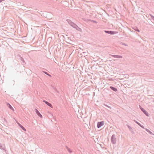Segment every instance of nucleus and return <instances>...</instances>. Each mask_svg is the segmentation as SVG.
<instances>
[{"mask_svg":"<svg viewBox=\"0 0 154 154\" xmlns=\"http://www.w3.org/2000/svg\"><path fill=\"white\" fill-rule=\"evenodd\" d=\"M66 21L69 24L74 28L75 29L77 30L81 31V29L79 28L75 23L72 22L69 19H67Z\"/></svg>","mask_w":154,"mask_h":154,"instance_id":"nucleus-1","label":"nucleus"},{"mask_svg":"<svg viewBox=\"0 0 154 154\" xmlns=\"http://www.w3.org/2000/svg\"><path fill=\"white\" fill-rule=\"evenodd\" d=\"M116 135L115 134H113L111 137V143L113 144H115L116 143Z\"/></svg>","mask_w":154,"mask_h":154,"instance_id":"nucleus-2","label":"nucleus"},{"mask_svg":"<svg viewBox=\"0 0 154 154\" xmlns=\"http://www.w3.org/2000/svg\"><path fill=\"white\" fill-rule=\"evenodd\" d=\"M104 125V122L102 121L100 122H97V127L98 128H100L101 126Z\"/></svg>","mask_w":154,"mask_h":154,"instance_id":"nucleus-3","label":"nucleus"},{"mask_svg":"<svg viewBox=\"0 0 154 154\" xmlns=\"http://www.w3.org/2000/svg\"><path fill=\"white\" fill-rule=\"evenodd\" d=\"M140 109L143 112V113L147 116H149V115L148 112L146 111L143 108L140 106Z\"/></svg>","mask_w":154,"mask_h":154,"instance_id":"nucleus-4","label":"nucleus"},{"mask_svg":"<svg viewBox=\"0 0 154 154\" xmlns=\"http://www.w3.org/2000/svg\"><path fill=\"white\" fill-rule=\"evenodd\" d=\"M35 112L37 114V115H38V116L40 117L41 118H42V115L36 109H35Z\"/></svg>","mask_w":154,"mask_h":154,"instance_id":"nucleus-5","label":"nucleus"},{"mask_svg":"<svg viewBox=\"0 0 154 154\" xmlns=\"http://www.w3.org/2000/svg\"><path fill=\"white\" fill-rule=\"evenodd\" d=\"M109 55L116 58H122V56L120 55H114L111 54H109Z\"/></svg>","mask_w":154,"mask_h":154,"instance_id":"nucleus-6","label":"nucleus"},{"mask_svg":"<svg viewBox=\"0 0 154 154\" xmlns=\"http://www.w3.org/2000/svg\"><path fill=\"white\" fill-rule=\"evenodd\" d=\"M43 102H45V103L48 106H49L50 107H51L52 108H53L52 106L51 103H49L48 101H47L46 100H43Z\"/></svg>","mask_w":154,"mask_h":154,"instance_id":"nucleus-7","label":"nucleus"},{"mask_svg":"<svg viewBox=\"0 0 154 154\" xmlns=\"http://www.w3.org/2000/svg\"><path fill=\"white\" fill-rule=\"evenodd\" d=\"M7 106L9 107V109H11L14 111V109L11 106L9 103H8L7 104Z\"/></svg>","mask_w":154,"mask_h":154,"instance_id":"nucleus-8","label":"nucleus"},{"mask_svg":"<svg viewBox=\"0 0 154 154\" xmlns=\"http://www.w3.org/2000/svg\"><path fill=\"white\" fill-rule=\"evenodd\" d=\"M110 88L112 90V91H113L115 92H116L117 91V88H116L115 87H113L112 86H110Z\"/></svg>","mask_w":154,"mask_h":154,"instance_id":"nucleus-9","label":"nucleus"},{"mask_svg":"<svg viewBox=\"0 0 154 154\" xmlns=\"http://www.w3.org/2000/svg\"><path fill=\"white\" fill-rule=\"evenodd\" d=\"M17 124L24 131H26V129L23 126H22L20 124L19 122H17Z\"/></svg>","mask_w":154,"mask_h":154,"instance_id":"nucleus-10","label":"nucleus"},{"mask_svg":"<svg viewBox=\"0 0 154 154\" xmlns=\"http://www.w3.org/2000/svg\"><path fill=\"white\" fill-rule=\"evenodd\" d=\"M0 149L3 150H5V147L4 145H2L0 143Z\"/></svg>","mask_w":154,"mask_h":154,"instance_id":"nucleus-11","label":"nucleus"},{"mask_svg":"<svg viewBox=\"0 0 154 154\" xmlns=\"http://www.w3.org/2000/svg\"><path fill=\"white\" fill-rule=\"evenodd\" d=\"M127 126L129 129V130L131 131L132 133H133V129L129 125H127Z\"/></svg>","mask_w":154,"mask_h":154,"instance_id":"nucleus-12","label":"nucleus"},{"mask_svg":"<svg viewBox=\"0 0 154 154\" xmlns=\"http://www.w3.org/2000/svg\"><path fill=\"white\" fill-rule=\"evenodd\" d=\"M145 130L146 131H147L150 134H152V135H154V134H153L151 131H150L149 130L147 129H145Z\"/></svg>","mask_w":154,"mask_h":154,"instance_id":"nucleus-13","label":"nucleus"},{"mask_svg":"<svg viewBox=\"0 0 154 154\" xmlns=\"http://www.w3.org/2000/svg\"><path fill=\"white\" fill-rule=\"evenodd\" d=\"M117 33H118L117 32L110 31L109 34L111 35H114Z\"/></svg>","mask_w":154,"mask_h":154,"instance_id":"nucleus-14","label":"nucleus"},{"mask_svg":"<svg viewBox=\"0 0 154 154\" xmlns=\"http://www.w3.org/2000/svg\"><path fill=\"white\" fill-rule=\"evenodd\" d=\"M66 149H67V150H68V152L69 153H71L72 152V151L67 146H66Z\"/></svg>","mask_w":154,"mask_h":154,"instance_id":"nucleus-15","label":"nucleus"},{"mask_svg":"<svg viewBox=\"0 0 154 154\" xmlns=\"http://www.w3.org/2000/svg\"><path fill=\"white\" fill-rule=\"evenodd\" d=\"M89 21H91L92 22H93L94 23H97V21L94 20H89Z\"/></svg>","mask_w":154,"mask_h":154,"instance_id":"nucleus-16","label":"nucleus"},{"mask_svg":"<svg viewBox=\"0 0 154 154\" xmlns=\"http://www.w3.org/2000/svg\"><path fill=\"white\" fill-rule=\"evenodd\" d=\"M134 29L135 31H136L138 32H140L139 30L138 29V28L137 27H136L135 28H134Z\"/></svg>","mask_w":154,"mask_h":154,"instance_id":"nucleus-17","label":"nucleus"},{"mask_svg":"<svg viewBox=\"0 0 154 154\" xmlns=\"http://www.w3.org/2000/svg\"><path fill=\"white\" fill-rule=\"evenodd\" d=\"M20 60L22 61L24 63H25V61L23 59V58L22 57H20Z\"/></svg>","mask_w":154,"mask_h":154,"instance_id":"nucleus-18","label":"nucleus"},{"mask_svg":"<svg viewBox=\"0 0 154 154\" xmlns=\"http://www.w3.org/2000/svg\"><path fill=\"white\" fill-rule=\"evenodd\" d=\"M103 105L104 106H106L108 108H109L111 109L112 108L110 107V106H108V105H107L106 104H103Z\"/></svg>","mask_w":154,"mask_h":154,"instance_id":"nucleus-19","label":"nucleus"},{"mask_svg":"<svg viewBox=\"0 0 154 154\" xmlns=\"http://www.w3.org/2000/svg\"><path fill=\"white\" fill-rule=\"evenodd\" d=\"M138 125L140 126L142 128H143L144 129H145V128H144V127L142 125H141V124H140V123L139 124H138Z\"/></svg>","mask_w":154,"mask_h":154,"instance_id":"nucleus-20","label":"nucleus"},{"mask_svg":"<svg viewBox=\"0 0 154 154\" xmlns=\"http://www.w3.org/2000/svg\"><path fill=\"white\" fill-rule=\"evenodd\" d=\"M104 32L106 33L109 34L110 31L105 30Z\"/></svg>","mask_w":154,"mask_h":154,"instance_id":"nucleus-21","label":"nucleus"},{"mask_svg":"<svg viewBox=\"0 0 154 154\" xmlns=\"http://www.w3.org/2000/svg\"><path fill=\"white\" fill-rule=\"evenodd\" d=\"M150 16L151 17V18L153 20H154V16H153L150 14Z\"/></svg>","mask_w":154,"mask_h":154,"instance_id":"nucleus-22","label":"nucleus"},{"mask_svg":"<svg viewBox=\"0 0 154 154\" xmlns=\"http://www.w3.org/2000/svg\"><path fill=\"white\" fill-rule=\"evenodd\" d=\"M42 72L44 73H45V74L47 75H48V73H47V72H45L44 71H42Z\"/></svg>","mask_w":154,"mask_h":154,"instance_id":"nucleus-23","label":"nucleus"},{"mask_svg":"<svg viewBox=\"0 0 154 154\" xmlns=\"http://www.w3.org/2000/svg\"><path fill=\"white\" fill-rule=\"evenodd\" d=\"M3 1H5V0H0V3L2 2Z\"/></svg>","mask_w":154,"mask_h":154,"instance_id":"nucleus-24","label":"nucleus"},{"mask_svg":"<svg viewBox=\"0 0 154 154\" xmlns=\"http://www.w3.org/2000/svg\"><path fill=\"white\" fill-rule=\"evenodd\" d=\"M55 91H56L57 93H59V92L57 91V90L56 89H55Z\"/></svg>","mask_w":154,"mask_h":154,"instance_id":"nucleus-25","label":"nucleus"},{"mask_svg":"<svg viewBox=\"0 0 154 154\" xmlns=\"http://www.w3.org/2000/svg\"><path fill=\"white\" fill-rule=\"evenodd\" d=\"M48 75L50 77H51V75H50V74H48Z\"/></svg>","mask_w":154,"mask_h":154,"instance_id":"nucleus-26","label":"nucleus"},{"mask_svg":"<svg viewBox=\"0 0 154 154\" xmlns=\"http://www.w3.org/2000/svg\"><path fill=\"white\" fill-rule=\"evenodd\" d=\"M136 123L138 125V124H139V123L138 122H137V121L136 122Z\"/></svg>","mask_w":154,"mask_h":154,"instance_id":"nucleus-27","label":"nucleus"},{"mask_svg":"<svg viewBox=\"0 0 154 154\" xmlns=\"http://www.w3.org/2000/svg\"><path fill=\"white\" fill-rule=\"evenodd\" d=\"M122 44L124 45H125V46L126 45V44L124 43H123Z\"/></svg>","mask_w":154,"mask_h":154,"instance_id":"nucleus-28","label":"nucleus"},{"mask_svg":"<svg viewBox=\"0 0 154 154\" xmlns=\"http://www.w3.org/2000/svg\"><path fill=\"white\" fill-rule=\"evenodd\" d=\"M134 121L135 122H137V121H136V120H134Z\"/></svg>","mask_w":154,"mask_h":154,"instance_id":"nucleus-29","label":"nucleus"},{"mask_svg":"<svg viewBox=\"0 0 154 154\" xmlns=\"http://www.w3.org/2000/svg\"><path fill=\"white\" fill-rule=\"evenodd\" d=\"M4 120H5V118H4Z\"/></svg>","mask_w":154,"mask_h":154,"instance_id":"nucleus-30","label":"nucleus"},{"mask_svg":"<svg viewBox=\"0 0 154 154\" xmlns=\"http://www.w3.org/2000/svg\"><path fill=\"white\" fill-rule=\"evenodd\" d=\"M153 101L154 102V101Z\"/></svg>","mask_w":154,"mask_h":154,"instance_id":"nucleus-31","label":"nucleus"}]
</instances>
